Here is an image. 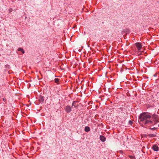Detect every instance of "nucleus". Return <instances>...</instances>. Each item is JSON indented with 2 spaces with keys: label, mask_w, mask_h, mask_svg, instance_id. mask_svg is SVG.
<instances>
[{
  "label": "nucleus",
  "mask_w": 159,
  "mask_h": 159,
  "mask_svg": "<svg viewBox=\"0 0 159 159\" xmlns=\"http://www.w3.org/2000/svg\"><path fill=\"white\" fill-rule=\"evenodd\" d=\"M152 116L150 114L144 112L141 114L139 116V124L145 128H147L153 125L158 122V118L157 116L153 117L154 122L150 120Z\"/></svg>",
  "instance_id": "nucleus-1"
},
{
  "label": "nucleus",
  "mask_w": 159,
  "mask_h": 159,
  "mask_svg": "<svg viewBox=\"0 0 159 159\" xmlns=\"http://www.w3.org/2000/svg\"><path fill=\"white\" fill-rule=\"evenodd\" d=\"M135 45L138 50V51H140L142 47V43L140 42H137L135 43Z\"/></svg>",
  "instance_id": "nucleus-2"
},
{
  "label": "nucleus",
  "mask_w": 159,
  "mask_h": 159,
  "mask_svg": "<svg viewBox=\"0 0 159 159\" xmlns=\"http://www.w3.org/2000/svg\"><path fill=\"white\" fill-rule=\"evenodd\" d=\"M65 109L67 113L70 112L71 111V107L69 105L66 106Z\"/></svg>",
  "instance_id": "nucleus-3"
},
{
  "label": "nucleus",
  "mask_w": 159,
  "mask_h": 159,
  "mask_svg": "<svg viewBox=\"0 0 159 159\" xmlns=\"http://www.w3.org/2000/svg\"><path fill=\"white\" fill-rule=\"evenodd\" d=\"M152 148L153 150L156 151H158L159 150V148L158 146L156 144L154 145L152 147Z\"/></svg>",
  "instance_id": "nucleus-4"
},
{
  "label": "nucleus",
  "mask_w": 159,
  "mask_h": 159,
  "mask_svg": "<svg viewBox=\"0 0 159 159\" xmlns=\"http://www.w3.org/2000/svg\"><path fill=\"white\" fill-rule=\"evenodd\" d=\"M100 139L102 142H104L106 140V138L104 136L101 135L100 136Z\"/></svg>",
  "instance_id": "nucleus-5"
},
{
  "label": "nucleus",
  "mask_w": 159,
  "mask_h": 159,
  "mask_svg": "<svg viewBox=\"0 0 159 159\" xmlns=\"http://www.w3.org/2000/svg\"><path fill=\"white\" fill-rule=\"evenodd\" d=\"M38 100L40 102H42L44 101L43 97L42 96H40L39 97Z\"/></svg>",
  "instance_id": "nucleus-6"
},
{
  "label": "nucleus",
  "mask_w": 159,
  "mask_h": 159,
  "mask_svg": "<svg viewBox=\"0 0 159 159\" xmlns=\"http://www.w3.org/2000/svg\"><path fill=\"white\" fill-rule=\"evenodd\" d=\"M78 102L76 101H74L72 105V107L74 106V107L76 108L78 107V105L76 103Z\"/></svg>",
  "instance_id": "nucleus-7"
},
{
  "label": "nucleus",
  "mask_w": 159,
  "mask_h": 159,
  "mask_svg": "<svg viewBox=\"0 0 159 159\" xmlns=\"http://www.w3.org/2000/svg\"><path fill=\"white\" fill-rule=\"evenodd\" d=\"M59 80L60 79L57 78L54 79V81L57 84H60Z\"/></svg>",
  "instance_id": "nucleus-8"
},
{
  "label": "nucleus",
  "mask_w": 159,
  "mask_h": 159,
  "mask_svg": "<svg viewBox=\"0 0 159 159\" xmlns=\"http://www.w3.org/2000/svg\"><path fill=\"white\" fill-rule=\"evenodd\" d=\"M90 128L88 127V126H86L85 127V129H84V130L86 131V132H89L90 131Z\"/></svg>",
  "instance_id": "nucleus-9"
},
{
  "label": "nucleus",
  "mask_w": 159,
  "mask_h": 159,
  "mask_svg": "<svg viewBox=\"0 0 159 159\" xmlns=\"http://www.w3.org/2000/svg\"><path fill=\"white\" fill-rule=\"evenodd\" d=\"M18 51H20L23 54L25 53V51L24 50L20 48H19L18 49Z\"/></svg>",
  "instance_id": "nucleus-10"
},
{
  "label": "nucleus",
  "mask_w": 159,
  "mask_h": 159,
  "mask_svg": "<svg viewBox=\"0 0 159 159\" xmlns=\"http://www.w3.org/2000/svg\"><path fill=\"white\" fill-rule=\"evenodd\" d=\"M148 136L150 137H153L156 136L155 135L153 134H149Z\"/></svg>",
  "instance_id": "nucleus-11"
},
{
  "label": "nucleus",
  "mask_w": 159,
  "mask_h": 159,
  "mask_svg": "<svg viewBox=\"0 0 159 159\" xmlns=\"http://www.w3.org/2000/svg\"><path fill=\"white\" fill-rule=\"evenodd\" d=\"M129 157L132 159H134L135 158V156H132V155H129Z\"/></svg>",
  "instance_id": "nucleus-12"
},
{
  "label": "nucleus",
  "mask_w": 159,
  "mask_h": 159,
  "mask_svg": "<svg viewBox=\"0 0 159 159\" xmlns=\"http://www.w3.org/2000/svg\"><path fill=\"white\" fill-rule=\"evenodd\" d=\"M12 10H12V8H9V13H10L12 11Z\"/></svg>",
  "instance_id": "nucleus-13"
},
{
  "label": "nucleus",
  "mask_w": 159,
  "mask_h": 159,
  "mask_svg": "<svg viewBox=\"0 0 159 159\" xmlns=\"http://www.w3.org/2000/svg\"><path fill=\"white\" fill-rule=\"evenodd\" d=\"M129 125H132L133 123V122L131 120H130L129 121Z\"/></svg>",
  "instance_id": "nucleus-14"
},
{
  "label": "nucleus",
  "mask_w": 159,
  "mask_h": 159,
  "mask_svg": "<svg viewBox=\"0 0 159 159\" xmlns=\"http://www.w3.org/2000/svg\"><path fill=\"white\" fill-rule=\"evenodd\" d=\"M3 99V100L4 101V102H6V99L5 98H3L2 99Z\"/></svg>",
  "instance_id": "nucleus-15"
},
{
  "label": "nucleus",
  "mask_w": 159,
  "mask_h": 159,
  "mask_svg": "<svg viewBox=\"0 0 159 159\" xmlns=\"http://www.w3.org/2000/svg\"><path fill=\"white\" fill-rule=\"evenodd\" d=\"M150 129H156V128L154 127V128H152V129L150 128Z\"/></svg>",
  "instance_id": "nucleus-16"
},
{
  "label": "nucleus",
  "mask_w": 159,
  "mask_h": 159,
  "mask_svg": "<svg viewBox=\"0 0 159 159\" xmlns=\"http://www.w3.org/2000/svg\"><path fill=\"white\" fill-rule=\"evenodd\" d=\"M129 44H126L125 45L126 46H127L129 45Z\"/></svg>",
  "instance_id": "nucleus-17"
}]
</instances>
